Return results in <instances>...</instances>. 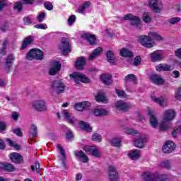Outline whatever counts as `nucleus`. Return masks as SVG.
Wrapping results in <instances>:
<instances>
[{"instance_id":"f3484780","label":"nucleus","mask_w":181,"mask_h":181,"mask_svg":"<svg viewBox=\"0 0 181 181\" xmlns=\"http://www.w3.org/2000/svg\"><path fill=\"white\" fill-rule=\"evenodd\" d=\"M75 156H76L79 162H82L83 163H87L88 162V156L83 151H75Z\"/></svg>"},{"instance_id":"f03ea898","label":"nucleus","mask_w":181,"mask_h":181,"mask_svg":"<svg viewBox=\"0 0 181 181\" xmlns=\"http://www.w3.org/2000/svg\"><path fill=\"white\" fill-rule=\"evenodd\" d=\"M143 181H169V176L166 175H158V173L149 171L144 173L141 176Z\"/></svg>"},{"instance_id":"338daca9","label":"nucleus","mask_w":181,"mask_h":181,"mask_svg":"<svg viewBox=\"0 0 181 181\" xmlns=\"http://www.w3.org/2000/svg\"><path fill=\"white\" fill-rule=\"evenodd\" d=\"M133 64L134 66H139V64H141V57H136Z\"/></svg>"},{"instance_id":"c9c22d12","label":"nucleus","mask_w":181,"mask_h":181,"mask_svg":"<svg viewBox=\"0 0 181 181\" xmlns=\"http://www.w3.org/2000/svg\"><path fill=\"white\" fill-rule=\"evenodd\" d=\"M103 48L102 47H98L96 48L93 53L89 56V60H94L97 56H100L101 53H103Z\"/></svg>"},{"instance_id":"49530a36","label":"nucleus","mask_w":181,"mask_h":181,"mask_svg":"<svg viewBox=\"0 0 181 181\" xmlns=\"http://www.w3.org/2000/svg\"><path fill=\"white\" fill-rule=\"evenodd\" d=\"M140 23H141L140 18H139L138 16L133 17L131 21V25H132L133 26H138V25H140Z\"/></svg>"},{"instance_id":"f704fd0d","label":"nucleus","mask_w":181,"mask_h":181,"mask_svg":"<svg viewBox=\"0 0 181 181\" xmlns=\"http://www.w3.org/2000/svg\"><path fill=\"white\" fill-rule=\"evenodd\" d=\"M107 62L110 63V64H115V54L111 50H109L106 53Z\"/></svg>"},{"instance_id":"20e7f679","label":"nucleus","mask_w":181,"mask_h":181,"mask_svg":"<svg viewBox=\"0 0 181 181\" xmlns=\"http://www.w3.org/2000/svg\"><path fill=\"white\" fill-rule=\"evenodd\" d=\"M32 107L38 112H45V111H47V104L46 103V101L43 100H38L33 102Z\"/></svg>"},{"instance_id":"5701e85b","label":"nucleus","mask_w":181,"mask_h":181,"mask_svg":"<svg viewBox=\"0 0 181 181\" xmlns=\"http://www.w3.org/2000/svg\"><path fill=\"white\" fill-rule=\"evenodd\" d=\"M29 138L33 139L37 136V126L36 124H31L28 132Z\"/></svg>"},{"instance_id":"e433bc0d","label":"nucleus","mask_w":181,"mask_h":181,"mask_svg":"<svg viewBox=\"0 0 181 181\" xmlns=\"http://www.w3.org/2000/svg\"><path fill=\"white\" fill-rule=\"evenodd\" d=\"M95 100L98 103H103L104 104H107L108 100H107V97L103 93H99L95 96Z\"/></svg>"},{"instance_id":"0eeeda50","label":"nucleus","mask_w":181,"mask_h":181,"mask_svg":"<svg viewBox=\"0 0 181 181\" xmlns=\"http://www.w3.org/2000/svg\"><path fill=\"white\" fill-rule=\"evenodd\" d=\"M70 77L73 78L76 84H80V83H88L89 81L88 78L80 72H75L70 74Z\"/></svg>"},{"instance_id":"72a5a7b5","label":"nucleus","mask_w":181,"mask_h":181,"mask_svg":"<svg viewBox=\"0 0 181 181\" xmlns=\"http://www.w3.org/2000/svg\"><path fill=\"white\" fill-rule=\"evenodd\" d=\"M0 168L4 169V170H6L7 172H13V170H15V167L12 165V164L6 163H1Z\"/></svg>"},{"instance_id":"cd10ccee","label":"nucleus","mask_w":181,"mask_h":181,"mask_svg":"<svg viewBox=\"0 0 181 181\" xmlns=\"http://www.w3.org/2000/svg\"><path fill=\"white\" fill-rule=\"evenodd\" d=\"M156 70L157 71H169L170 70H173V66L165 64H160L156 66Z\"/></svg>"},{"instance_id":"8fccbe9b","label":"nucleus","mask_w":181,"mask_h":181,"mask_svg":"<svg viewBox=\"0 0 181 181\" xmlns=\"http://www.w3.org/2000/svg\"><path fill=\"white\" fill-rule=\"evenodd\" d=\"M14 9L17 11V12H22V2L18 1L14 4Z\"/></svg>"},{"instance_id":"39448f33","label":"nucleus","mask_w":181,"mask_h":181,"mask_svg":"<svg viewBox=\"0 0 181 181\" xmlns=\"http://www.w3.org/2000/svg\"><path fill=\"white\" fill-rule=\"evenodd\" d=\"M59 50H61L65 56L71 52V47L70 46L69 39L62 37L61 45H59Z\"/></svg>"},{"instance_id":"69168bd1","label":"nucleus","mask_w":181,"mask_h":181,"mask_svg":"<svg viewBox=\"0 0 181 181\" xmlns=\"http://www.w3.org/2000/svg\"><path fill=\"white\" fill-rule=\"evenodd\" d=\"M134 15L129 13V14L125 15L123 17V19H124V21H130V22H131L132 21V19L134 18Z\"/></svg>"},{"instance_id":"6ab92c4d","label":"nucleus","mask_w":181,"mask_h":181,"mask_svg":"<svg viewBox=\"0 0 181 181\" xmlns=\"http://www.w3.org/2000/svg\"><path fill=\"white\" fill-rule=\"evenodd\" d=\"M148 115L150 117V124L153 128H156L158 127V124H159V120L158 117L155 116L153 112L148 110Z\"/></svg>"},{"instance_id":"c03bdc74","label":"nucleus","mask_w":181,"mask_h":181,"mask_svg":"<svg viewBox=\"0 0 181 181\" xmlns=\"http://www.w3.org/2000/svg\"><path fill=\"white\" fill-rule=\"evenodd\" d=\"M143 21L145 23H150L152 21L151 13H144L143 15Z\"/></svg>"},{"instance_id":"a19ab883","label":"nucleus","mask_w":181,"mask_h":181,"mask_svg":"<svg viewBox=\"0 0 181 181\" xmlns=\"http://www.w3.org/2000/svg\"><path fill=\"white\" fill-rule=\"evenodd\" d=\"M160 166L165 169H172V163L169 160H165L160 163Z\"/></svg>"},{"instance_id":"473e14b6","label":"nucleus","mask_w":181,"mask_h":181,"mask_svg":"<svg viewBox=\"0 0 181 181\" xmlns=\"http://www.w3.org/2000/svg\"><path fill=\"white\" fill-rule=\"evenodd\" d=\"M129 158H130L132 160H137V159L141 158V151L139 150L133 151L129 153Z\"/></svg>"},{"instance_id":"a18cd8bd","label":"nucleus","mask_w":181,"mask_h":181,"mask_svg":"<svg viewBox=\"0 0 181 181\" xmlns=\"http://www.w3.org/2000/svg\"><path fill=\"white\" fill-rule=\"evenodd\" d=\"M6 141L8 142L9 146H12L13 148H15V149H21V146L18 145V144H16L15 141L11 140V139L7 138L6 139Z\"/></svg>"},{"instance_id":"9d476101","label":"nucleus","mask_w":181,"mask_h":181,"mask_svg":"<svg viewBox=\"0 0 181 181\" xmlns=\"http://www.w3.org/2000/svg\"><path fill=\"white\" fill-rule=\"evenodd\" d=\"M83 150L85 152L93 155V156L95 158H100V156H101V153H100L98 148L95 146H86L83 147Z\"/></svg>"},{"instance_id":"f257e3e1","label":"nucleus","mask_w":181,"mask_h":181,"mask_svg":"<svg viewBox=\"0 0 181 181\" xmlns=\"http://www.w3.org/2000/svg\"><path fill=\"white\" fill-rule=\"evenodd\" d=\"M176 116V112L173 110H167L164 112L163 122L160 125V131H168L170 127H172V123L170 121L175 118Z\"/></svg>"},{"instance_id":"0e129e2a","label":"nucleus","mask_w":181,"mask_h":181,"mask_svg":"<svg viewBox=\"0 0 181 181\" xmlns=\"http://www.w3.org/2000/svg\"><path fill=\"white\" fill-rule=\"evenodd\" d=\"M46 16V13H45V12H42L37 17V21L38 22H42L43 21V19H45Z\"/></svg>"},{"instance_id":"a878e982","label":"nucleus","mask_w":181,"mask_h":181,"mask_svg":"<svg viewBox=\"0 0 181 181\" xmlns=\"http://www.w3.org/2000/svg\"><path fill=\"white\" fill-rule=\"evenodd\" d=\"M13 60H15V58L13 57V54L8 55L6 58L4 66L6 73L9 72V69H11V64L13 63Z\"/></svg>"},{"instance_id":"bf43d9fd","label":"nucleus","mask_w":181,"mask_h":181,"mask_svg":"<svg viewBox=\"0 0 181 181\" xmlns=\"http://www.w3.org/2000/svg\"><path fill=\"white\" fill-rule=\"evenodd\" d=\"M66 136L68 141H71V138H73V132L70 129H67V132H66Z\"/></svg>"},{"instance_id":"680f3d73","label":"nucleus","mask_w":181,"mask_h":181,"mask_svg":"<svg viewBox=\"0 0 181 181\" xmlns=\"http://www.w3.org/2000/svg\"><path fill=\"white\" fill-rule=\"evenodd\" d=\"M19 117H21V115L18 112H13L11 114V117L14 121H18V119H19Z\"/></svg>"},{"instance_id":"37998d69","label":"nucleus","mask_w":181,"mask_h":181,"mask_svg":"<svg viewBox=\"0 0 181 181\" xmlns=\"http://www.w3.org/2000/svg\"><path fill=\"white\" fill-rule=\"evenodd\" d=\"M110 144L113 146L119 147L121 146V137L113 138L110 140Z\"/></svg>"},{"instance_id":"603ef678","label":"nucleus","mask_w":181,"mask_h":181,"mask_svg":"<svg viewBox=\"0 0 181 181\" xmlns=\"http://www.w3.org/2000/svg\"><path fill=\"white\" fill-rule=\"evenodd\" d=\"M92 139L95 142H101L102 137L101 135H100L98 133H95L92 136Z\"/></svg>"},{"instance_id":"aec40b11","label":"nucleus","mask_w":181,"mask_h":181,"mask_svg":"<svg viewBox=\"0 0 181 181\" xmlns=\"http://www.w3.org/2000/svg\"><path fill=\"white\" fill-rule=\"evenodd\" d=\"M10 159L14 163H22L23 162V158L18 153H12L10 155Z\"/></svg>"},{"instance_id":"c85d7f7f","label":"nucleus","mask_w":181,"mask_h":181,"mask_svg":"<svg viewBox=\"0 0 181 181\" xmlns=\"http://www.w3.org/2000/svg\"><path fill=\"white\" fill-rule=\"evenodd\" d=\"M145 142H146V138L144 136H141L134 141V145L136 148H144Z\"/></svg>"},{"instance_id":"5fc2aeb1","label":"nucleus","mask_w":181,"mask_h":181,"mask_svg":"<svg viewBox=\"0 0 181 181\" xmlns=\"http://www.w3.org/2000/svg\"><path fill=\"white\" fill-rule=\"evenodd\" d=\"M57 148H58L59 151H60V153L62 156V157L64 158V159H66V152L64 151V148H63V146H62V145H60V144H58Z\"/></svg>"},{"instance_id":"4d7b16f0","label":"nucleus","mask_w":181,"mask_h":181,"mask_svg":"<svg viewBox=\"0 0 181 181\" xmlns=\"http://www.w3.org/2000/svg\"><path fill=\"white\" fill-rule=\"evenodd\" d=\"M175 98L177 100H180V98H181V86L180 88H178L177 89H176V90L175 92Z\"/></svg>"},{"instance_id":"09e8293b","label":"nucleus","mask_w":181,"mask_h":181,"mask_svg":"<svg viewBox=\"0 0 181 181\" xmlns=\"http://www.w3.org/2000/svg\"><path fill=\"white\" fill-rule=\"evenodd\" d=\"M125 134H128L129 135H135L136 134H138V132L136 130H134L133 129H131L129 127H126L124 129Z\"/></svg>"},{"instance_id":"ea45409f","label":"nucleus","mask_w":181,"mask_h":181,"mask_svg":"<svg viewBox=\"0 0 181 181\" xmlns=\"http://www.w3.org/2000/svg\"><path fill=\"white\" fill-rule=\"evenodd\" d=\"M90 5H91V3L90 1H86L84 3V4H83L78 9V12L79 13H84V12H86V10L87 9V8L90 7Z\"/></svg>"},{"instance_id":"1a4fd4ad","label":"nucleus","mask_w":181,"mask_h":181,"mask_svg":"<svg viewBox=\"0 0 181 181\" xmlns=\"http://www.w3.org/2000/svg\"><path fill=\"white\" fill-rule=\"evenodd\" d=\"M176 148V144L172 141H167L163 147V153H172Z\"/></svg>"},{"instance_id":"58836bf2","label":"nucleus","mask_w":181,"mask_h":181,"mask_svg":"<svg viewBox=\"0 0 181 181\" xmlns=\"http://www.w3.org/2000/svg\"><path fill=\"white\" fill-rule=\"evenodd\" d=\"M120 54L123 57H132L134 56V54H132V52L127 48L122 49L120 50Z\"/></svg>"},{"instance_id":"774afa93","label":"nucleus","mask_w":181,"mask_h":181,"mask_svg":"<svg viewBox=\"0 0 181 181\" xmlns=\"http://www.w3.org/2000/svg\"><path fill=\"white\" fill-rule=\"evenodd\" d=\"M23 21L25 25H32V19L29 17H25L23 18Z\"/></svg>"},{"instance_id":"864d4df0","label":"nucleus","mask_w":181,"mask_h":181,"mask_svg":"<svg viewBox=\"0 0 181 181\" xmlns=\"http://www.w3.org/2000/svg\"><path fill=\"white\" fill-rule=\"evenodd\" d=\"M6 46H8V40H4L2 44V47L0 49L1 54H5V49H6Z\"/></svg>"},{"instance_id":"b1692460","label":"nucleus","mask_w":181,"mask_h":181,"mask_svg":"<svg viewBox=\"0 0 181 181\" xmlns=\"http://www.w3.org/2000/svg\"><path fill=\"white\" fill-rule=\"evenodd\" d=\"M93 114L95 117H105L108 115V111L102 107H97L93 110Z\"/></svg>"},{"instance_id":"f8f14e48","label":"nucleus","mask_w":181,"mask_h":181,"mask_svg":"<svg viewBox=\"0 0 181 181\" xmlns=\"http://www.w3.org/2000/svg\"><path fill=\"white\" fill-rule=\"evenodd\" d=\"M109 179L110 181H119V175L117 172V168L112 165L109 166Z\"/></svg>"},{"instance_id":"4468645a","label":"nucleus","mask_w":181,"mask_h":181,"mask_svg":"<svg viewBox=\"0 0 181 181\" xmlns=\"http://www.w3.org/2000/svg\"><path fill=\"white\" fill-rule=\"evenodd\" d=\"M150 80L156 86H162L165 84V79L160 75L153 74L150 76Z\"/></svg>"},{"instance_id":"ddd939ff","label":"nucleus","mask_w":181,"mask_h":181,"mask_svg":"<svg viewBox=\"0 0 181 181\" xmlns=\"http://www.w3.org/2000/svg\"><path fill=\"white\" fill-rule=\"evenodd\" d=\"M139 42L142 46H144V47H153V43L151 42V40H149V35H141L139 38Z\"/></svg>"},{"instance_id":"052dcab7","label":"nucleus","mask_w":181,"mask_h":181,"mask_svg":"<svg viewBox=\"0 0 181 181\" xmlns=\"http://www.w3.org/2000/svg\"><path fill=\"white\" fill-rule=\"evenodd\" d=\"M44 6L45 8H46V9H47L48 11H52V9H53V4H52V3L47 1L44 4Z\"/></svg>"},{"instance_id":"c756f323","label":"nucleus","mask_w":181,"mask_h":181,"mask_svg":"<svg viewBox=\"0 0 181 181\" xmlns=\"http://www.w3.org/2000/svg\"><path fill=\"white\" fill-rule=\"evenodd\" d=\"M100 78L106 86H108L112 83V76L110 74H103L101 75Z\"/></svg>"},{"instance_id":"4c0bfd02","label":"nucleus","mask_w":181,"mask_h":181,"mask_svg":"<svg viewBox=\"0 0 181 181\" xmlns=\"http://www.w3.org/2000/svg\"><path fill=\"white\" fill-rule=\"evenodd\" d=\"M63 115L65 117V119L66 121L69 123L71 124L72 125H74V122L71 118V115H70V112H69V110H64L62 112Z\"/></svg>"},{"instance_id":"2eb2a0df","label":"nucleus","mask_w":181,"mask_h":181,"mask_svg":"<svg viewBox=\"0 0 181 181\" xmlns=\"http://www.w3.org/2000/svg\"><path fill=\"white\" fill-rule=\"evenodd\" d=\"M148 4L150 8L156 12H159V11L162 10V1L160 0H150Z\"/></svg>"},{"instance_id":"4be33fe9","label":"nucleus","mask_w":181,"mask_h":181,"mask_svg":"<svg viewBox=\"0 0 181 181\" xmlns=\"http://www.w3.org/2000/svg\"><path fill=\"white\" fill-rule=\"evenodd\" d=\"M90 105H91V103H90V102L85 101L79 103L75 105V110H76V111H84V110L88 108Z\"/></svg>"},{"instance_id":"bb28decb","label":"nucleus","mask_w":181,"mask_h":181,"mask_svg":"<svg viewBox=\"0 0 181 181\" xmlns=\"http://www.w3.org/2000/svg\"><path fill=\"white\" fill-rule=\"evenodd\" d=\"M78 124L83 131H86V132H91V131H93V127L90 126V124L84 121H79Z\"/></svg>"},{"instance_id":"9b49d317","label":"nucleus","mask_w":181,"mask_h":181,"mask_svg":"<svg viewBox=\"0 0 181 181\" xmlns=\"http://www.w3.org/2000/svg\"><path fill=\"white\" fill-rule=\"evenodd\" d=\"M59 70H62V64L58 61H54L49 70V74L50 76H55L59 73Z\"/></svg>"},{"instance_id":"79ce46f5","label":"nucleus","mask_w":181,"mask_h":181,"mask_svg":"<svg viewBox=\"0 0 181 181\" xmlns=\"http://www.w3.org/2000/svg\"><path fill=\"white\" fill-rule=\"evenodd\" d=\"M124 81H126V83H129L131 81L132 83H136V76L134 74H129L125 76Z\"/></svg>"},{"instance_id":"3c124183","label":"nucleus","mask_w":181,"mask_h":181,"mask_svg":"<svg viewBox=\"0 0 181 181\" xmlns=\"http://www.w3.org/2000/svg\"><path fill=\"white\" fill-rule=\"evenodd\" d=\"M180 134H181V126L175 127V128L174 129V130L173 132V136L174 138H176V136H177V135H180Z\"/></svg>"},{"instance_id":"de8ad7c7","label":"nucleus","mask_w":181,"mask_h":181,"mask_svg":"<svg viewBox=\"0 0 181 181\" xmlns=\"http://www.w3.org/2000/svg\"><path fill=\"white\" fill-rule=\"evenodd\" d=\"M170 25H176V23H179L180 22V18L179 17H175L171 18L167 21Z\"/></svg>"},{"instance_id":"6e6d98bb","label":"nucleus","mask_w":181,"mask_h":181,"mask_svg":"<svg viewBox=\"0 0 181 181\" xmlns=\"http://www.w3.org/2000/svg\"><path fill=\"white\" fill-rule=\"evenodd\" d=\"M76 22V16L71 15L69 18H68V25L69 26H71L73 23Z\"/></svg>"},{"instance_id":"393cba45","label":"nucleus","mask_w":181,"mask_h":181,"mask_svg":"<svg viewBox=\"0 0 181 181\" xmlns=\"http://www.w3.org/2000/svg\"><path fill=\"white\" fill-rule=\"evenodd\" d=\"M75 66L77 70H83L84 66H86V58L84 57H78Z\"/></svg>"},{"instance_id":"412c9836","label":"nucleus","mask_w":181,"mask_h":181,"mask_svg":"<svg viewBox=\"0 0 181 181\" xmlns=\"http://www.w3.org/2000/svg\"><path fill=\"white\" fill-rule=\"evenodd\" d=\"M148 38L151 43H153V42H155V40H156L157 42H163V38L155 32L149 33Z\"/></svg>"},{"instance_id":"7ed1b4c3","label":"nucleus","mask_w":181,"mask_h":181,"mask_svg":"<svg viewBox=\"0 0 181 181\" xmlns=\"http://www.w3.org/2000/svg\"><path fill=\"white\" fill-rule=\"evenodd\" d=\"M45 54H43V52L39 49H30L26 55V59L27 60H33L35 59V60H42Z\"/></svg>"},{"instance_id":"13d9d810","label":"nucleus","mask_w":181,"mask_h":181,"mask_svg":"<svg viewBox=\"0 0 181 181\" xmlns=\"http://www.w3.org/2000/svg\"><path fill=\"white\" fill-rule=\"evenodd\" d=\"M116 93L117 94L118 97L120 98H124V97H126L127 93L124 92L123 90L116 89Z\"/></svg>"},{"instance_id":"6e6552de","label":"nucleus","mask_w":181,"mask_h":181,"mask_svg":"<svg viewBox=\"0 0 181 181\" xmlns=\"http://www.w3.org/2000/svg\"><path fill=\"white\" fill-rule=\"evenodd\" d=\"M115 107L119 111H128V110L132 108V105L129 103L119 100L115 103Z\"/></svg>"},{"instance_id":"e2e57ef3","label":"nucleus","mask_w":181,"mask_h":181,"mask_svg":"<svg viewBox=\"0 0 181 181\" xmlns=\"http://www.w3.org/2000/svg\"><path fill=\"white\" fill-rule=\"evenodd\" d=\"M35 28L36 29H42V30H45V29H47V25L45 24V23H42V24H36L35 25Z\"/></svg>"},{"instance_id":"423d86ee","label":"nucleus","mask_w":181,"mask_h":181,"mask_svg":"<svg viewBox=\"0 0 181 181\" xmlns=\"http://www.w3.org/2000/svg\"><path fill=\"white\" fill-rule=\"evenodd\" d=\"M52 90L57 92V94H62L64 93L66 86L62 80H56L51 84Z\"/></svg>"},{"instance_id":"7c9ffc66","label":"nucleus","mask_w":181,"mask_h":181,"mask_svg":"<svg viewBox=\"0 0 181 181\" xmlns=\"http://www.w3.org/2000/svg\"><path fill=\"white\" fill-rule=\"evenodd\" d=\"M32 43H33V37L28 36V37H25L24 39V40L23 41V44L21 46V50H25V49H26V47H28V46H29V45H32Z\"/></svg>"},{"instance_id":"a211bd4d","label":"nucleus","mask_w":181,"mask_h":181,"mask_svg":"<svg viewBox=\"0 0 181 181\" xmlns=\"http://www.w3.org/2000/svg\"><path fill=\"white\" fill-rule=\"evenodd\" d=\"M163 59V51L156 50L151 53L152 62H160Z\"/></svg>"},{"instance_id":"dca6fc26","label":"nucleus","mask_w":181,"mask_h":181,"mask_svg":"<svg viewBox=\"0 0 181 181\" xmlns=\"http://www.w3.org/2000/svg\"><path fill=\"white\" fill-rule=\"evenodd\" d=\"M151 100L156 104H158L160 107H166L168 105V99L163 96L160 98H156L155 96H151Z\"/></svg>"},{"instance_id":"2f4dec72","label":"nucleus","mask_w":181,"mask_h":181,"mask_svg":"<svg viewBox=\"0 0 181 181\" xmlns=\"http://www.w3.org/2000/svg\"><path fill=\"white\" fill-rule=\"evenodd\" d=\"M83 39H86L90 45H95L97 40L95 39V35L90 34H85L82 37Z\"/></svg>"}]
</instances>
